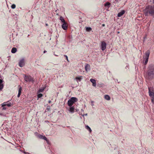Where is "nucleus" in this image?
I'll use <instances>...</instances> for the list:
<instances>
[{"label": "nucleus", "mask_w": 154, "mask_h": 154, "mask_svg": "<svg viewBox=\"0 0 154 154\" xmlns=\"http://www.w3.org/2000/svg\"><path fill=\"white\" fill-rule=\"evenodd\" d=\"M58 10V9H57V10H56L55 11V12H56V15H59L58 13H57V11Z\"/></svg>", "instance_id": "2f4dec72"}, {"label": "nucleus", "mask_w": 154, "mask_h": 154, "mask_svg": "<svg viewBox=\"0 0 154 154\" xmlns=\"http://www.w3.org/2000/svg\"><path fill=\"white\" fill-rule=\"evenodd\" d=\"M127 68H129V66L128 65H127L125 68L126 69H127Z\"/></svg>", "instance_id": "e433bc0d"}, {"label": "nucleus", "mask_w": 154, "mask_h": 154, "mask_svg": "<svg viewBox=\"0 0 154 154\" xmlns=\"http://www.w3.org/2000/svg\"><path fill=\"white\" fill-rule=\"evenodd\" d=\"M106 43L104 41H103L101 42L100 48L102 51H104L106 49Z\"/></svg>", "instance_id": "0eeeda50"}, {"label": "nucleus", "mask_w": 154, "mask_h": 154, "mask_svg": "<svg viewBox=\"0 0 154 154\" xmlns=\"http://www.w3.org/2000/svg\"><path fill=\"white\" fill-rule=\"evenodd\" d=\"M146 65H144V68H146Z\"/></svg>", "instance_id": "c03bdc74"}, {"label": "nucleus", "mask_w": 154, "mask_h": 154, "mask_svg": "<svg viewBox=\"0 0 154 154\" xmlns=\"http://www.w3.org/2000/svg\"><path fill=\"white\" fill-rule=\"evenodd\" d=\"M82 76H80L79 77H77L75 78V79L77 81H79V82H80L81 80L82 79Z\"/></svg>", "instance_id": "a211bd4d"}, {"label": "nucleus", "mask_w": 154, "mask_h": 154, "mask_svg": "<svg viewBox=\"0 0 154 154\" xmlns=\"http://www.w3.org/2000/svg\"><path fill=\"white\" fill-rule=\"evenodd\" d=\"M86 29L87 31L90 32L92 30V29L90 27H87Z\"/></svg>", "instance_id": "4be33fe9"}, {"label": "nucleus", "mask_w": 154, "mask_h": 154, "mask_svg": "<svg viewBox=\"0 0 154 154\" xmlns=\"http://www.w3.org/2000/svg\"><path fill=\"white\" fill-rule=\"evenodd\" d=\"M46 110H47L48 111H50L51 110V109L50 106H48L47 107L46 109Z\"/></svg>", "instance_id": "c756f323"}, {"label": "nucleus", "mask_w": 154, "mask_h": 154, "mask_svg": "<svg viewBox=\"0 0 154 154\" xmlns=\"http://www.w3.org/2000/svg\"><path fill=\"white\" fill-rule=\"evenodd\" d=\"M145 40V39H144V40H143V42H144Z\"/></svg>", "instance_id": "49530a36"}, {"label": "nucleus", "mask_w": 154, "mask_h": 154, "mask_svg": "<svg viewBox=\"0 0 154 154\" xmlns=\"http://www.w3.org/2000/svg\"><path fill=\"white\" fill-rule=\"evenodd\" d=\"M149 96L151 97H154V89L152 87H148Z\"/></svg>", "instance_id": "423d86ee"}, {"label": "nucleus", "mask_w": 154, "mask_h": 154, "mask_svg": "<svg viewBox=\"0 0 154 154\" xmlns=\"http://www.w3.org/2000/svg\"><path fill=\"white\" fill-rule=\"evenodd\" d=\"M152 98L151 99V102L152 103L154 104V97H151Z\"/></svg>", "instance_id": "cd10ccee"}, {"label": "nucleus", "mask_w": 154, "mask_h": 154, "mask_svg": "<svg viewBox=\"0 0 154 154\" xmlns=\"http://www.w3.org/2000/svg\"><path fill=\"white\" fill-rule=\"evenodd\" d=\"M44 90V88H40L38 90V92L39 93L42 92H43Z\"/></svg>", "instance_id": "5701e85b"}, {"label": "nucleus", "mask_w": 154, "mask_h": 154, "mask_svg": "<svg viewBox=\"0 0 154 154\" xmlns=\"http://www.w3.org/2000/svg\"><path fill=\"white\" fill-rule=\"evenodd\" d=\"M3 81L2 79H0V90L1 91L4 87V84L2 83Z\"/></svg>", "instance_id": "9b49d317"}, {"label": "nucleus", "mask_w": 154, "mask_h": 154, "mask_svg": "<svg viewBox=\"0 0 154 154\" xmlns=\"http://www.w3.org/2000/svg\"><path fill=\"white\" fill-rule=\"evenodd\" d=\"M51 100H49V101H48V103H51Z\"/></svg>", "instance_id": "79ce46f5"}, {"label": "nucleus", "mask_w": 154, "mask_h": 154, "mask_svg": "<svg viewBox=\"0 0 154 154\" xmlns=\"http://www.w3.org/2000/svg\"><path fill=\"white\" fill-rule=\"evenodd\" d=\"M144 11L145 16H147L149 14L151 16H153L154 15V6H147L144 10Z\"/></svg>", "instance_id": "f03ea898"}, {"label": "nucleus", "mask_w": 154, "mask_h": 154, "mask_svg": "<svg viewBox=\"0 0 154 154\" xmlns=\"http://www.w3.org/2000/svg\"><path fill=\"white\" fill-rule=\"evenodd\" d=\"M43 96L42 94L41 93L37 95V97L38 98H40L42 97Z\"/></svg>", "instance_id": "393cba45"}, {"label": "nucleus", "mask_w": 154, "mask_h": 154, "mask_svg": "<svg viewBox=\"0 0 154 154\" xmlns=\"http://www.w3.org/2000/svg\"><path fill=\"white\" fill-rule=\"evenodd\" d=\"M85 128L86 129L89 131L91 133L92 131L91 129L90 128L88 125H86L85 126Z\"/></svg>", "instance_id": "aec40b11"}, {"label": "nucleus", "mask_w": 154, "mask_h": 154, "mask_svg": "<svg viewBox=\"0 0 154 154\" xmlns=\"http://www.w3.org/2000/svg\"><path fill=\"white\" fill-rule=\"evenodd\" d=\"M116 81H118V80L117 79H116Z\"/></svg>", "instance_id": "09e8293b"}, {"label": "nucleus", "mask_w": 154, "mask_h": 154, "mask_svg": "<svg viewBox=\"0 0 154 154\" xmlns=\"http://www.w3.org/2000/svg\"><path fill=\"white\" fill-rule=\"evenodd\" d=\"M48 24H47V23H46V26H48Z\"/></svg>", "instance_id": "a18cd8bd"}, {"label": "nucleus", "mask_w": 154, "mask_h": 154, "mask_svg": "<svg viewBox=\"0 0 154 154\" xmlns=\"http://www.w3.org/2000/svg\"><path fill=\"white\" fill-rule=\"evenodd\" d=\"M90 81L92 83V85L94 87H96V84L95 80L93 79H91L90 80Z\"/></svg>", "instance_id": "f8f14e48"}, {"label": "nucleus", "mask_w": 154, "mask_h": 154, "mask_svg": "<svg viewBox=\"0 0 154 154\" xmlns=\"http://www.w3.org/2000/svg\"><path fill=\"white\" fill-rule=\"evenodd\" d=\"M125 13L124 10H122L120 12L118 13L117 16L118 17H120L122 16Z\"/></svg>", "instance_id": "dca6fc26"}, {"label": "nucleus", "mask_w": 154, "mask_h": 154, "mask_svg": "<svg viewBox=\"0 0 154 154\" xmlns=\"http://www.w3.org/2000/svg\"><path fill=\"white\" fill-rule=\"evenodd\" d=\"M85 68L86 71L88 72L90 70V66L88 64H86Z\"/></svg>", "instance_id": "2eb2a0df"}, {"label": "nucleus", "mask_w": 154, "mask_h": 154, "mask_svg": "<svg viewBox=\"0 0 154 154\" xmlns=\"http://www.w3.org/2000/svg\"><path fill=\"white\" fill-rule=\"evenodd\" d=\"M23 153L25 154H30L29 153H28V152H24Z\"/></svg>", "instance_id": "c9c22d12"}, {"label": "nucleus", "mask_w": 154, "mask_h": 154, "mask_svg": "<svg viewBox=\"0 0 154 154\" xmlns=\"http://www.w3.org/2000/svg\"><path fill=\"white\" fill-rule=\"evenodd\" d=\"M78 100V99L76 97H72L68 100V105L69 106H72L74 103L77 102Z\"/></svg>", "instance_id": "20e7f679"}, {"label": "nucleus", "mask_w": 154, "mask_h": 154, "mask_svg": "<svg viewBox=\"0 0 154 154\" xmlns=\"http://www.w3.org/2000/svg\"><path fill=\"white\" fill-rule=\"evenodd\" d=\"M20 94H21L20 93H18V94L17 96V97H20Z\"/></svg>", "instance_id": "f704fd0d"}, {"label": "nucleus", "mask_w": 154, "mask_h": 154, "mask_svg": "<svg viewBox=\"0 0 154 154\" xmlns=\"http://www.w3.org/2000/svg\"><path fill=\"white\" fill-rule=\"evenodd\" d=\"M87 114L86 113V114H83V115H82V116L84 117V116H87Z\"/></svg>", "instance_id": "4c0bfd02"}, {"label": "nucleus", "mask_w": 154, "mask_h": 154, "mask_svg": "<svg viewBox=\"0 0 154 154\" xmlns=\"http://www.w3.org/2000/svg\"><path fill=\"white\" fill-rule=\"evenodd\" d=\"M0 116H5L4 115V114L3 113H0Z\"/></svg>", "instance_id": "58836bf2"}, {"label": "nucleus", "mask_w": 154, "mask_h": 154, "mask_svg": "<svg viewBox=\"0 0 154 154\" xmlns=\"http://www.w3.org/2000/svg\"><path fill=\"white\" fill-rule=\"evenodd\" d=\"M22 90V88L21 86H20L19 89L18 93L21 94Z\"/></svg>", "instance_id": "b1692460"}, {"label": "nucleus", "mask_w": 154, "mask_h": 154, "mask_svg": "<svg viewBox=\"0 0 154 154\" xmlns=\"http://www.w3.org/2000/svg\"><path fill=\"white\" fill-rule=\"evenodd\" d=\"M105 24H102V26H105Z\"/></svg>", "instance_id": "37998d69"}, {"label": "nucleus", "mask_w": 154, "mask_h": 154, "mask_svg": "<svg viewBox=\"0 0 154 154\" xmlns=\"http://www.w3.org/2000/svg\"><path fill=\"white\" fill-rule=\"evenodd\" d=\"M91 105H92V106H94V103H94V101H91Z\"/></svg>", "instance_id": "473e14b6"}, {"label": "nucleus", "mask_w": 154, "mask_h": 154, "mask_svg": "<svg viewBox=\"0 0 154 154\" xmlns=\"http://www.w3.org/2000/svg\"><path fill=\"white\" fill-rule=\"evenodd\" d=\"M37 137L38 138L40 139H43L46 141L48 140L47 138L45 136H43L41 134H38V135Z\"/></svg>", "instance_id": "1a4fd4ad"}, {"label": "nucleus", "mask_w": 154, "mask_h": 154, "mask_svg": "<svg viewBox=\"0 0 154 154\" xmlns=\"http://www.w3.org/2000/svg\"><path fill=\"white\" fill-rule=\"evenodd\" d=\"M69 106V112L71 113H73L74 112V107L73 106Z\"/></svg>", "instance_id": "ddd939ff"}, {"label": "nucleus", "mask_w": 154, "mask_h": 154, "mask_svg": "<svg viewBox=\"0 0 154 154\" xmlns=\"http://www.w3.org/2000/svg\"><path fill=\"white\" fill-rule=\"evenodd\" d=\"M116 81H118V80L117 79H116Z\"/></svg>", "instance_id": "de8ad7c7"}, {"label": "nucleus", "mask_w": 154, "mask_h": 154, "mask_svg": "<svg viewBox=\"0 0 154 154\" xmlns=\"http://www.w3.org/2000/svg\"><path fill=\"white\" fill-rule=\"evenodd\" d=\"M118 33H119V32H118Z\"/></svg>", "instance_id": "8fccbe9b"}, {"label": "nucleus", "mask_w": 154, "mask_h": 154, "mask_svg": "<svg viewBox=\"0 0 154 154\" xmlns=\"http://www.w3.org/2000/svg\"><path fill=\"white\" fill-rule=\"evenodd\" d=\"M68 26V24L66 22L62 23V27L63 30H67V29Z\"/></svg>", "instance_id": "6e6552de"}, {"label": "nucleus", "mask_w": 154, "mask_h": 154, "mask_svg": "<svg viewBox=\"0 0 154 154\" xmlns=\"http://www.w3.org/2000/svg\"><path fill=\"white\" fill-rule=\"evenodd\" d=\"M11 8L12 9H14L16 8V5L15 4H13L11 6Z\"/></svg>", "instance_id": "bb28decb"}, {"label": "nucleus", "mask_w": 154, "mask_h": 154, "mask_svg": "<svg viewBox=\"0 0 154 154\" xmlns=\"http://www.w3.org/2000/svg\"><path fill=\"white\" fill-rule=\"evenodd\" d=\"M111 5V3L109 2H107L104 4V6L105 7L107 8H109Z\"/></svg>", "instance_id": "4468645a"}, {"label": "nucleus", "mask_w": 154, "mask_h": 154, "mask_svg": "<svg viewBox=\"0 0 154 154\" xmlns=\"http://www.w3.org/2000/svg\"><path fill=\"white\" fill-rule=\"evenodd\" d=\"M105 99L108 100H110V97L109 95H106L104 96Z\"/></svg>", "instance_id": "6ab92c4d"}, {"label": "nucleus", "mask_w": 154, "mask_h": 154, "mask_svg": "<svg viewBox=\"0 0 154 154\" xmlns=\"http://www.w3.org/2000/svg\"><path fill=\"white\" fill-rule=\"evenodd\" d=\"M17 51V49L16 48L14 47L12 48L11 50V52L12 53H15Z\"/></svg>", "instance_id": "f3484780"}, {"label": "nucleus", "mask_w": 154, "mask_h": 154, "mask_svg": "<svg viewBox=\"0 0 154 154\" xmlns=\"http://www.w3.org/2000/svg\"><path fill=\"white\" fill-rule=\"evenodd\" d=\"M11 105V103H6V106L8 107H10Z\"/></svg>", "instance_id": "c85d7f7f"}, {"label": "nucleus", "mask_w": 154, "mask_h": 154, "mask_svg": "<svg viewBox=\"0 0 154 154\" xmlns=\"http://www.w3.org/2000/svg\"><path fill=\"white\" fill-rule=\"evenodd\" d=\"M64 56L66 58L67 61H68V58L67 56L66 55H64Z\"/></svg>", "instance_id": "7c9ffc66"}, {"label": "nucleus", "mask_w": 154, "mask_h": 154, "mask_svg": "<svg viewBox=\"0 0 154 154\" xmlns=\"http://www.w3.org/2000/svg\"><path fill=\"white\" fill-rule=\"evenodd\" d=\"M2 110H6V108L5 107H2Z\"/></svg>", "instance_id": "72a5a7b5"}, {"label": "nucleus", "mask_w": 154, "mask_h": 154, "mask_svg": "<svg viewBox=\"0 0 154 154\" xmlns=\"http://www.w3.org/2000/svg\"><path fill=\"white\" fill-rule=\"evenodd\" d=\"M146 74L149 80H152L154 78V65L153 64H150L148 66Z\"/></svg>", "instance_id": "f257e3e1"}, {"label": "nucleus", "mask_w": 154, "mask_h": 154, "mask_svg": "<svg viewBox=\"0 0 154 154\" xmlns=\"http://www.w3.org/2000/svg\"><path fill=\"white\" fill-rule=\"evenodd\" d=\"M7 103V102H5V103H3L2 104H1L2 106V107H4L5 106H6V103Z\"/></svg>", "instance_id": "a878e982"}, {"label": "nucleus", "mask_w": 154, "mask_h": 154, "mask_svg": "<svg viewBox=\"0 0 154 154\" xmlns=\"http://www.w3.org/2000/svg\"><path fill=\"white\" fill-rule=\"evenodd\" d=\"M24 79L25 81L26 82H34V80L33 78L30 75H24Z\"/></svg>", "instance_id": "39448f33"}, {"label": "nucleus", "mask_w": 154, "mask_h": 154, "mask_svg": "<svg viewBox=\"0 0 154 154\" xmlns=\"http://www.w3.org/2000/svg\"><path fill=\"white\" fill-rule=\"evenodd\" d=\"M150 53V51L149 50H147L145 53L144 56L143 57V62L145 65H146L148 61Z\"/></svg>", "instance_id": "7ed1b4c3"}, {"label": "nucleus", "mask_w": 154, "mask_h": 154, "mask_svg": "<svg viewBox=\"0 0 154 154\" xmlns=\"http://www.w3.org/2000/svg\"><path fill=\"white\" fill-rule=\"evenodd\" d=\"M146 38V36H145L143 37V39H145Z\"/></svg>", "instance_id": "ea45409f"}, {"label": "nucleus", "mask_w": 154, "mask_h": 154, "mask_svg": "<svg viewBox=\"0 0 154 154\" xmlns=\"http://www.w3.org/2000/svg\"><path fill=\"white\" fill-rule=\"evenodd\" d=\"M152 2V1H151V0H150V2Z\"/></svg>", "instance_id": "3c124183"}, {"label": "nucleus", "mask_w": 154, "mask_h": 154, "mask_svg": "<svg viewBox=\"0 0 154 154\" xmlns=\"http://www.w3.org/2000/svg\"><path fill=\"white\" fill-rule=\"evenodd\" d=\"M25 65V63L24 61V59H23L20 60L19 62V66L20 67H23Z\"/></svg>", "instance_id": "9d476101"}, {"label": "nucleus", "mask_w": 154, "mask_h": 154, "mask_svg": "<svg viewBox=\"0 0 154 154\" xmlns=\"http://www.w3.org/2000/svg\"><path fill=\"white\" fill-rule=\"evenodd\" d=\"M60 20H61L62 23L66 22L63 17L61 16H60Z\"/></svg>", "instance_id": "412c9836"}, {"label": "nucleus", "mask_w": 154, "mask_h": 154, "mask_svg": "<svg viewBox=\"0 0 154 154\" xmlns=\"http://www.w3.org/2000/svg\"><path fill=\"white\" fill-rule=\"evenodd\" d=\"M47 52V51L45 50L44 51V53H45Z\"/></svg>", "instance_id": "a19ab883"}]
</instances>
